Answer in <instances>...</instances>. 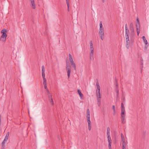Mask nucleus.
Here are the masks:
<instances>
[{
  "label": "nucleus",
  "instance_id": "nucleus-1",
  "mask_svg": "<svg viewBox=\"0 0 149 149\" xmlns=\"http://www.w3.org/2000/svg\"><path fill=\"white\" fill-rule=\"evenodd\" d=\"M121 120L122 121V123L123 124H124L125 123V108L124 106H123V103H121Z\"/></svg>",
  "mask_w": 149,
  "mask_h": 149
},
{
  "label": "nucleus",
  "instance_id": "nucleus-2",
  "mask_svg": "<svg viewBox=\"0 0 149 149\" xmlns=\"http://www.w3.org/2000/svg\"><path fill=\"white\" fill-rule=\"evenodd\" d=\"M129 29L130 31V36L132 37L134 36L135 35V31L134 28L132 23H131L130 24Z\"/></svg>",
  "mask_w": 149,
  "mask_h": 149
},
{
  "label": "nucleus",
  "instance_id": "nucleus-3",
  "mask_svg": "<svg viewBox=\"0 0 149 149\" xmlns=\"http://www.w3.org/2000/svg\"><path fill=\"white\" fill-rule=\"evenodd\" d=\"M136 31L138 36H139L140 33V24L139 19L138 18H136Z\"/></svg>",
  "mask_w": 149,
  "mask_h": 149
},
{
  "label": "nucleus",
  "instance_id": "nucleus-4",
  "mask_svg": "<svg viewBox=\"0 0 149 149\" xmlns=\"http://www.w3.org/2000/svg\"><path fill=\"white\" fill-rule=\"evenodd\" d=\"M69 58L71 64V65L73 66V68L74 70H76V67L75 63H74V61L73 60V58L72 57L71 55L70 54H69Z\"/></svg>",
  "mask_w": 149,
  "mask_h": 149
},
{
  "label": "nucleus",
  "instance_id": "nucleus-5",
  "mask_svg": "<svg viewBox=\"0 0 149 149\" xmlns=\"http://www.w3.org/2000/svg\"><path fill=\"white\" fill-rule=\"evenodd\" d=\"M7 36V35L6 33H3V34L1 35L0 40L3 42H6V38Z\"/></svg>",
  "mask_w": 149,
  "mask_h": 149
},
{
  "label": "nucleus",
  "instance_id": "nucleus-6",
  "mask_svg": "<svg viewBox=\"0 0 149 149\" xmlns=\"http://www.w3.org/2000/svg\"><path fill=\"white\" fill-rule=\"evenodd\" d=\"M107 136V140L109 143L108 147L109 149H111V145L112 143V140L110 135Z\"/></svg>",
  "mask_w": 149,
  "mask_h": 149
},
{
  "label": "nucleus",
  "instance_id": "nucleus-7",
  "mask_svg": "<svg viewBox=\"0 0 149 149\" xmlns=\"http://www.w3.org/2000/svg\"><path fill=\"white\" fill-rule=\"evenodd\" d=\"M31 3L30 6H31L33 9H35L36 8V4L34 0H29Z\"/></svg>",
  "mask_w": 149,
  "mask_h": 149
},
{
  "label": "nucleus",
  "instance_id": "nucleus-8",
  "mask_svg": "<svg viewBox=\"0 0 149 149\" xmlns=\"http://www.w3.org/2000/svg\"><path fill=\"white\" fill-rule=\"evenodd\" d=\"M99 34L102 40L103 39V36H104V30H99Z\"/></svg>",
  "mask_w": 149,
  "mask_h": 149
},
{
  "label": "nucleus",
  "instance_id": "nucleus-9",
  "mask_svg": "<svg viewBox=\"0 0 149 149\" xmlns=\"http://www.w3.org/2000/svg\"><path fill=\"white\" fill-rule=\"evenodd\" d=\"M96 94L97 97V100L101 99V97L100 92L98 91L97 90H96Z\"/></svg>",
  "mask_w": 149,
  "mask_h": 149
},
{
  "label": "nucleus",
  "instance_id": "nucleus-10",
  "mask_svg": "<svg viewBox=\"0 0 149 149\" xmlns=\"http://www.w3.org/2000/svg\"><path fill=\"white\" fill-rule=\"evenodd\" d=\"M126 45L127 48V49H129L130 44V41L129 38H126Z\"/></svg>",
  "mask_w": 149,
  "mask_h": 149
},
{
  "label": "nucleus",
  "instance_id": "nucleus-11",
  "mask_svg": "<svg viewBox=\"0 0 149 149\" xmlns=\"http://www.w3.org/2000/svg\"><path fill=\"white\" fill-rule=\"evenodd\" d=\"M125 36L126 38H129L130 32L129 29L125 30Z\"/></svg>",
  "mask_w": 149,
  "mask_h": 149
},
{
  "label": "nucleus",
  "instance_id": "nucleus-12",
  "mask_svg": "<svg viewBox=\"0 0 149 149\" xmlns=\"http://www.w3.org/2000/svg\"><path fill=\"white\" fill-rule=\"evenodd\" d=\"M89 58L91 60H93L94 59V53H90Z\"/></svg>",
  "mask_w": 149,
  "mask_h": 149
},
{
  "label": "nucleus",
  "instance_id": "nucleus-13",
  "mask_svg": "<svg viewBox=\"0 0 149 149\" xmlns=\"http://www.w3.org/2000/svg\"><path fill=\"white\" fill-rule=\"evenodd\" d=\"M142 38L143 39V42H144L145 44L146 45H147L148 44L147 41L146 40L145 36H143L142 37Z\"/></svg>",
  "mask_w": 149,
  "mask_h": 149
},
{
  "label": "nucleus",
  "instance_id": "nucleus-14",
  "mask_svg": "<svg viewBox=\"0 0 149 149\" xmlns=\"http://www.w3.org/2000/svg\"><path fill=\"white\" fill-rule=\"evenodd\" d=\"M9 135V132H8L6 133L5 137L4 139V141H7L8 139V136Z\"/></svg>",
  "mask_w": 149,
  "mask_h": 149
},
{
  "label": "nucleus",
  "instance_id": "nucleus-15",
  "mask_svg": "<svg viewBox=\"0 0 149 149\" xmlns=\"http://www.w3.org/2000/svg\"><path fill=\"white\" fill-rule=\"evenodd\" d=\"M86 118L90 117V112L88 109L86 111Z\"/></svg>",
  "mask_w": 149,
  "mask_h": 149
},
{
  "label": "nucleus",
  "instance_id": "nucleus-16",
  "mask_svg": "<svg viewBox=\"0 0 149 149\" xmlns=\"http://www.w3.org/2000/svg\"><path fill=\"white\" fill-rule=\"evenodd\" d=\"M123 149H126V143L125 141H122Z\"/></svg>",
  "mask_w": 149,
  "mask_h": 149
},
{
  "label": "nucleus",
  "instance_id": "nucleus-17",
  "mask_svg": "<svg viewBox=\"0 0 149 149\" xmlns=\"http://www.w3.org/2000/svg\"><path fill=\"white\" fill-rule=\"evenodd\" d=\"M66 70H70V66L68 63H66Z\"/></svg>",
  "mask_w": 149,
  "mask_h": 149
},
{
  "label": "nucleus",
  "instance_id": "nucleus-18",
  "mask_svg": "<svg viewBox=\"0 0 149 149\" xmlns=\"http://www.w3.org/2000/svg\"><path fill=\"white\" fill-rule=\"evenodd\" d=\"M77 92H78V93L80 97L81 98H82V97L83 96V95L82 94L80 91L79 90H78Z\"/></svg>",
  "mask_w": 149,
  "mask_h": 149
},
{
  "label": "nucleus",
  "instance_id": "nucleus-19",
  "mask_svg": "<svg viewBox=\"0 0 149 149\" xmlns=\"http://www.w3.org/2000/svg\"><path fill=\"white\" fill-rule=\"evenodd\" d=\"M110 129L109 127H107V136L110 135Z\"/></svg>",
  "mask_w": 149,
  "mask_h": 149
},
{
  "label": "nucleus",
  "instance_id": "nucleus-20",
  "mask_svg": "<svg viewBox=\"0 0 149 149\" xmlns=\"http://www.w3.org/2000/svg\"><path fill=\"white\" fill-rule=\"evenodd\" d=\"M67 74H68V78H69L70 74V72H71V70H67Z\"/></svg>",
  "mask_w": 149,
  "mask_h": 149
},
{
  "label": "nucleus",
  "instance_id": "nucleus-21",
  "mask_svg": "<svg viewBox=\"0 0 149 149\" xmlns=\"http://www.w3.org/2000/svg\"><path fill=\"white\" fill-rule=\"evenodd\" d=\"M87 120L88 125H91V122L90 120V117L86 118Z\"/></svg>",
  "mask_w": 149,
  "mask_h": 149
},
{
  "label": "nucleus",
  "instance_id": "nucleus-22",
  "mask_svg": "<svg viewBox=\"0 0 149 149\" xmlns=\"http://www.w3.org/2000/svg\"><path fill=\"white\" fill-rule=\"evenodd\" d=\"M66 3L67 4V6H68V11L69 10V0H66Z\"/></svg>",
  "mask_w": 149,
  "mask_h": 149
},
{
  "label": "nucleus",
  "instance_id": "nucleus-23",
  "mask_svg": "<svg viewBox=\"0 0 149 149\" xmlns=\"http://www.w3.org/2000/svg\"><path fill=\"white\" fill-rule=\"evenodd\" d=\"M97 104L98 106H100L101 104V99L97 100Z\"/></svg>",
  "mask_w": 149,
  "mask_h": 149
},
{
  "label": "nucleus",
  "instance_id": "nucleus-24",
  "mask_svg": "<svg viewBox=\"0 0 149 149\" xmlns=\"http://www.w3.org/2000/svg\"><path fill=\"white\" fill-rule=\"evenodd\" d=\"M121 137L122 139V141H125V138L124 135L122 133L121 134Z\"/></svg>",
  "mask_w": 149,
  "mask_h": 149
},
{
  "label": "nucleus",
  "instance_id": "nucleus-25",
  "mask_svg": "<svg viewBox=\"0 0 149 149\" xmlns=\"http://www.w3.org/2000/svg\"><path fill=\"white\" fill-rule=\"evenodd\" d=\"M6 32H7V30L5 29H3L1 31V33L3 34L4 33H6Z\"/></svg>",
  "mask_w": 149,
  "mask_h": 149
},
{
  "label": "nucleus",
  "instance_id": "nucleus-26",
  "mask_svg": "<svg viewBox=\"0 0 149 149\" xmlns=\"http://www.w3.org/2000/svg\"><path fill=\"white\" fill-rule=\"evenodd\" d=\"M6 141H4V140L3 141H2V143H1L2 147H3V148H4V144H5V143Z\"/></svg>",
  "mask_w": 149,
  "mask_h": 149
},
{
  "label": "nucleus",
  "instance_id": "nucleus-27",
  "mask_svg": "<svg viewBox=\"0 0 149 149\" xmlns=\"http://www.w3.org/2000/svg\"><path fill=\"white\" fill-rule=\"evenodd\" d=\"M49 100L51 104L52 105H54V103L53 99Z\"/></svg>",
  "mask_w": 149,
  "mask_h": 149
},
{
  "label": "nucleus",
  "instance_id": "nucleus-28",
  "mask_svg": "<svg viewBox=\"0 0 149 149\" xmlns=\"http://www.w3.org/2000/svg\"><path fill=\"white\" fill-rule=\"evenodd\" d=\"M42 73H45V67L42 65Z\"/></svg>",
  "mask_w": 149,
  "mask_h": 149
},
{
  "label": "nucleus",
  "instance_id": "nucleus-29",
  "mask_svg": "<svg viewBox=\"0 0 149 149\" xmlns=\"http://www.w3.org/2000/svg\"><path fill=\"white\" fill-rule=\"evenodd\" d=\"M48 97L49 100L53 99L52 96L51 94L48 95Z\"/></svg>",
  "mask_w": 149,
  "mask_h": 149
},
{
  "label": "nucleus",
  "instance_id": "nucleus-30",
  "mask_svg": "<svg viewBox=\"0 0 149 149\" xmlns=\"http://www.w3.org/2000/svg\"><path fill=\"white\" fill-rule=\"evenodd\" d=\"M44 84H47L46 79V78H44L43 79Z\"/></svg>",
  "mask_w": 149,
  "mask_h": 149
},
{
  "label": "nucleus",
  "instance_id": "nucleus-31",
  "mask_svg": "<svg viewBox=\"0 0 149 149\" xmlns=\"http://www.w3.org/2000/svg\"><path fill=\"white\" fill-rule=\"evenodd\" d=\"M91 125H88V129L89 131H90L91 129Z\"/></svg>",
  "mask_w": 149,
  "mask_h": 149
},
{
  "label": "nucleus",
  "instance_id": "nucleus-32",
  "mask_svg": "<svg viewBox=\"0 0 149 149\" xmlns=\"http://www.w3.org/2000/svg\"><path fill=\"white\" fill-rule=\"evenodd\" d=\"M96 80H97V81L96 82V85L97 87V86H99V82L98 81L97 79H96Z\"/></svg>",
  "mask_w": 149,
  "mask_h": 149
},
{
  "label": "nucleus",
  "instance_id": "nucleus-33",
  "mask_svg": "<svg viewBox=\"0 0 149 149\" xmlns=\"http://www.w3.org/2000/svg\"><path fill=\"white\" fill-rule=\"evenodd\" d=\"M98 91H100V86L97 87Z\"/></svg>",
  "mask_w": 149,
  "mask_h": 149
},
{
  "label": "nucleus",
  "instance_id": "nucleus-34",
  "mask_svg": "<svg viewBox=\"0 0 149 149\" xmlns=\"http://www.w3.org/2000/svg\"><path fill=\"white\" fill-rule=\"evenodd\" d=\"M116 93H117V97H118V95H119V90H116Z\"/></svg>",
  "mask_w": 149,
  "mask_h": 149
},
{
  "label": "nucleus",
  "instance_id": "nucleus-35",
  "mask_svg": "<svg viewBox=\"0 0 149 149\" xmlns=\"http://www.w3.org/2000/svg\"><path fill=\"white\" fill-rule=\"evenodd\" d=\"M125 30L129 29L127 27V24H125Z\"/></svg>",
  "mask_w": 149,
  "mask_h": 149
},
{
  "label": "nucleus",
  "instance_id": "nucleus-36",
  "mask_svg": "<svg viewBox=\"0 0 149 149\" xmlns=\"http://www.w3.org/2000/svg\"><path fill=\"white\" fill-rule=\"evenodd\" d=\"M42 77H43V79H44V78H45V73H42Z\"/></svg>",
  "mask_w": 149,
  "mask_h": 149
},
{
  "label": "nucleus",
  "instance_id": "nucleus-37",
  "mask_svg": "<svg viewBox=\"0 0 149 149\" xmlns=\"http://www.w3.org/2000/svg\"><path fill=\"white\" fill-rule=\"evenodd\" d=\"M47 93L48 95L51 94L48 89H47Z\"/></svg>",
  "mask_w": 149,
  "mask_h": 149
},
{
  "label": "nucleus",
  "instance_id": "nucleus-38",
  "mask_svg": "<svg viewBox=\"0 0 149 149\" xmlns=\"http://www.w3.org/2000/svg\"><path fill=\"white\" fill-rule=\"evenodd\" d=\"M100 26H103L102 24V21H100Z\"/></svg>",
  "mask_w": 149,
  "mask_h": 149
},
{
  "label": "nucleus",
  "instance_id": "nucleus-39",
  "mask_svg": "<svg viewBox=\"0 0 149 149\" xmlns=\"http://www.w3.org/2000/svg\"><path fill=\"white\" fill-rule=\"evenodd\" d=\"M112 108L113 109L114 111V112H115V107L114 105H113L112 106Z\"/></svg>",
  "mask_w": 149,
  "mask_h": 149
},
{
  "label": "nucleus",
  "instance_id": "nucleus-40",
  "mask_svg": "<svg viewBox=\"0 0 149 149\" xmlns=\"http://www.w3.org/2000/svg\"><path fill=\"white\" fill-rule=\"evenodd\" d=\"M90 46H93V44L92 43V41L91 40L90 42Z\"/></svg>",
  "mask_w": 149,
  "mask_h": 149
},
{
  "label": "nucleus",
  "instance_id": "nucleus-41",
  "mask_svg": "<svg viewBox=\"0 0 149 149\" xmlns=\"http://www.w3.org/2000/svg\"><path fill=\"white\" fill-rule=\"evenodd\" d=\"M99 30H104L103 28V26H100V28Z\"/></svg>",
  "mask_w": 149,
  "mask_h": 149
},
{
  "label": "nucleus",
  "instance_id": "nucleus-42",
  "mask_svg": "<svg viewBox=\"0 0 149 149\" xmlns=\"http://www.w3.org/2000/svg\"><path fill=\"white\" fill-rule=\"evenodd\" d=\"M44 88L45 89H46L47 90V84H44Z\"/></svg>",
  "mask_w": 149,
  "mask_h": 149
},
{
  "label": "nucleus",
  "instance_id": "nucleus-43",
  "mask_svg": "<svg viewBox=\"0 0 149 149\" xmlns=\"http://www.w3.org/2000/svg\"><path fill=\"white\" fill-rule=\"evenodd\" d=\"M90 53H94V49L90 50Z\"/></svg>",
  "mask_w": 149,
  "mask_h": 149
},
{
  "label": "nucleus",
  "instance_id": "nucleus-44",
  "mask_svg": "<svg viewBox=\"0 0 149 149\" xmlns=\"http://www.w3.org/2000/svg\"><path fill=\"white\" fill-rule=\"evenodd\" d=\"M116 87H118V83L117 82V81L116 80Z\"/></svg>",
  "mask_w": 149,
  "mask_h": 149
},
{
  "label": "nucleus",
  "instance_id": "nucleus-45",
  "mask_svg": "<svg viewBox=\"0 0 149 149\" xmlns=\"http://www.w3.org/2000/svg\"><path fill=\"white\" fill-rule=\"evenodd\" d=\"M90 50L94 49V48L93 46H90Z\"/></svg>",
  "mask_w": 149,
  "mask_h": 149
},
{
  "label": "nucleus",
  "instance_id": "nucleus-46",
  "mask_svg": "<svg viewBox=\"0 0 149 149\" xmlns=\"http://www.w3.org/2000/svg\"><path fill=\"white\" fill-rule=\"evenodd\" d=\"M141 65L142 66V67H143L142 66H143V63H142V62H141Z\"/></svg>",
  "mask_w": 149,
  "mask_h": 149
},
{
  "label": "nucleus",
  "instance_id": "nucleus-47",
  "mask_svg": "<svg viewBox=\"0 0 149 149\" xmlns=\"http://www.w3.org/2000/svg\"><path fill=\"white\" fill-rule=\"evenodd\" d=\"M102 1L103 3H104V0H102Z\"/></svg>",
  "mask_w": 149,
  "mask_h": 149
},
{
  "label": "nucleus",
  "instance_id": "nucleus-48",
  "mask_svg": "<svg viewBox=\"0 0 149 149\" xmlns=\"http://www.w3.org/2000/svg\"><path fill=\"white\" fill-rule=\"evenodd\" d=\"M123 100H124V101H125V97H124L123 98Z\"/></svg>",
  "mask_w": 149,
  "mask_h": 149
},
{
  "label": "nucleus",
  "instance_id": "nucleus-49",
  "mask_svg": "<svg viewBox=\"0 0 149 149\" xmlns=\"http://www.w3.org/2000/svg\"><path fill=\"white\" fill-rule=\"evenodd\" d=\"M141 60L142 61L143 59H142V58H141Z\"/></svg>",
  "mask_w": 149,
  "mask_h": 149
},
{
  "label": "nucleus",
  "instance_id": "nucleus-50",
  "mask_svg": "<svg viewBox=\"0 0 149 149\" xmlns=\"http://www.w3.org/2000/svg\"><path fill=\"white\" fill-rule=\"evenodd\" d=\"M145 48H147V47H146V46L145 47Z\"/></svg>",
  "mask_w": 149,
  "mask_h": 149
}]
</instances>
